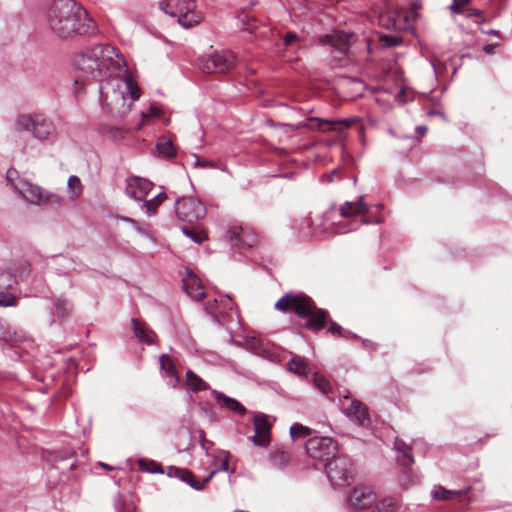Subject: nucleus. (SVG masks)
I'll return each mask as SVG.
<instances>
[{"label":"nucleus","instance_id":"6e6d98bb","mask_svg":"<svg viewBox=\"0 0 512 512\" xmlns=\"http://www.w3.org/2000/svg\"><path fill=\"white\" fill-rule=\"evenodd\" d=\"M498 46V44H487L483 47V51L487 54H494L495 48Z\"/></svg>","mask_w":512,"mask_h":512},{"label":"nucleus","instance_id":"603ef678","mask_svg":"<svg viewBox=\"0 0 512 512\" xmlns=\"http://www.w3.org/2000/svg\"><path fill=\"white\" fill-rule=\"evenodd\" d=\"M220 310L222 311V314L224 313V310H232L233 308V301L230 297L221 298L219 301Z\"/></svg>","mask_w":512,"mask_h":512},{"label":"nucleus","instance_id":"1a4fd4ad","mask_svg":"<svg viewBox=\"0 0 512 512\" xmlns=\"http://www.w3.org/2000/svg\"><path fill=\"white\" fill-rule=\"evenodd\" d=\"M308 455L319 460H329L337 452L338 445L330 437H312L305 445Z\"/></svg>","mask_w":512,"mask_h":512},{"label":"nucleus","instance_id":"412c9836","mask_svg":"<svg viewBox=\"0 0 512 512\" xmlns=\"http://www.w3.org/2000/svg\"><path fill=\"white\" fill-rule=\"evenodd\" d=\"M368 211L369 206L364 202L363 197H359L356 202L346 201L339 209L340 216L343 218L364 216Z\"/></svg>","mask_w":512,"mask_h":512},{"label":"nucleus","instance_id":"f3484780","mask_svg":"<svg viewBox=\"0 0 512 512\" xmlns=\"http://www.w3.org/2000/svg\"><path fill=\"white\" fill-rule=\"evenodd\" d=\"M153 183L140 177H131L127 180L126 193L131 198L142 201L152 190Z\"/></svg>","mask_w":512,"mask_h":512},{"label":"nucleus","instance_id":"4c0bfd02","mask_svg":"<svg viewBox=\"0 0 512 512\" xmlns=\"http://www.w3.org/2000/svg\"><path fill=\"white\" fill-rule=\"evenodd\" d=\"M167 195L165 193H159L155 195L152 199L146 200L144 206L147 209V212L152 214L155 213L158 207L166 200Z\"/></svg>","mask_w":512,"mask_h":512},{"label":"nucleus","instance_id":"ddd939ff","mask_svg":"<svg viewBox=\"0 0 512 512\" xmlns=\"http://www.w3.org/2000/svg\"><path fill=\"white\" fill-rule=\"evenodd\" d=\"M253 426L255 435L251 437L252 442L260 447H267L271 442L272 424L268 417L262 413H257L253 417Z\"/></svg>","mask_w":512,"mask_h":512},{"label":"nucleus","instance_id":"20e7f679","mask_svg":"<svg viewBox=\"0 0 512 512\" xmlns=\"http://www.w3.org/2000/svg\"><path fill=\"white\" fill-rule=\"evenodd\" d=\"M160 8L165 13L178 17V23L185 28H191L203 19L201 12L195 10L194 0H165L161 2Z\"/></svg>","mask_w":512,"mask_h":512},{"label":"nucleus","instance_id":"4d7b16f0","mask_svg":"<svg viewBox=\"0 0 512 512\" xmlns=\"http://www.w3.org/2000/svg\"><path fill=\"white\" fill-rule=\"evenodd\" d=\"M12 174H13V172L10 171V170L7 172V179H8V181L12 182Z\"/></svg>","mask_w":512,"mask_h":512},{"label":"nucleus","instance_id":"a18cd8bd","mask_svg":"<svg viewBox=\"0 0 512 512\" xmlns=\"http://www.w3.org/2000/svg\"><path fill=\"white\" fill-rule=\"evenodd\" d=\"M240 20L243 23L244 30L253 32L257 28V20L254 17L244 15Z\"/></svg>","mask_w":512,"mask_h":512},{"label":"nucleus","instance_id":"e433bc0d","mask_svg":"<svg viewBox=\"0 0 512 512\" xmlns=\"http://www.w3.org/2000/svg\"><path fill=\"white\" fill-rule=\"evenodd\" d=\"M125 87H126V90L130 94V97H131L130 101L132 103H133V101L139 99L141 91H140V88H139L137 82L134 80V78L131 75H127L125 77Z\"/></svg>","mask_w":512,"mask_h":512},{"label":"nucleus","instance_id":"49530a36","mask_svg":"<svg viewBox=\"0 0 512 512\" xmlns=\"http://www.w3.org/2000/svg\"><path fill=\"white\" fill-rule=\"evenodd\" d=\"M205 310L214 317H217L218 314H222L220 310L219 301L214 299L213 301H208Z\"/></svg>","mask_w":512,"mask_h":512},{"label":"nucleus","instance_id":"a211bd4d","mask_svg":"<svg viewBox=\"0 0 512 512\" xmlns=\"http://www.w3.org/2000/svg\"><path fill=\"white\" fill-rule=\"evenodd\" d=\"M394 447L398 452L397 463L402 469V473L404 474V480H409L410 468L414 464L412 448L400 439L395 440Z\"/></svg>","mask_w":512,"mask_h":512},{"label":"nucleus","instance_id":"f704fd0d","mask_svg":"<svg viewBox=\"0 0 512 512\" xmlns=\"http://www.w3.org/2000/svg\"><path fill=\"white\" fill-rule=\"evenodd\" d=\"M183 233L190 237L196 243H202L207 239V233L203 229H200L198 226L196 227H187L184 226L182 228Z\"/></svg>","mask_w":512,"mask_h":512},{"label":"nucleus","instance_id":"c03bdc74","mask_svg":"<svg viewBox=\"0 0 512 512\" xmlns=\"http://www.w3.org/2000/svg\"><path fill=\"white\" fill-rule=\"evenodd\" d=\"M329 323L328 332L333 336L346 337L343 334V328L336 322L332 321L328 316L327 324Z\"/></svg>","mask_w":512,"mask_h":512},{"label":"nucleus","instance_id":"37998d69","mask_svg":"<svg viewBox=\"0 0 512 512\" xmlns=\"http://www.w3.org/2000/svg\"><path fill=\"white\" fill-rule=\"evenodd\" d=\"M63 202L64 199L62 196L44 191L42 204L59 205Z\"/></svg>","mask_w":512,"mask_h":512},{"label":"nucleus","instance_id":"f257e3e1","mask_svg":"<svg viewBox=\"0 0 512 512\" xmlns=\"http://www.w3.org/2000/svg\"><path fill=\"white\" fill-rule=\"evenodd\" d=\"M123 59L109 44H98L84 49L74 57L75 85L84 86L102 82L121 70Z\"/></svg>","mask_w":512,"mask_h":512},{"label":"nucleus","instance_id":"bf43d9fd","mask_svg":"<svg viewBox=\"0 0 512 512\" xmlns=\"http://www.w3.org/2000/svg\"><path fill=\"white\" fill-rule=\"evenodd\" d=\"M426 127H418V131L421 133V134H424L426 132Z\"/></svg>","mask_w":512,"mask_h":512},{"label":"nucleus","instance_id":"09e8293b","mask_svg":"<svg viewBox=\"0 0 512 512\" xmlns=\"http://www.w3.org/2000/svg\"><path fill=\"white\" fill-rule=\"evenodd\" d=\"M160 109L154 105H152L149 109V113L146 114V113H141V118H142V121L141 123L139 124L138 126V129L145 123L146 119L149 117V116H152V117H159L160 116Z\"/></svg>","mask_w":512,"mask_h":512},{"label":"nucleus","instance_id":"c85d7f7f","mask_svg":"<svg viewBox=\"0 0 512 512\" xmlns=\"http://www.w3.org/2000/svg\"><path fill=\"white\" fill-rule=\"evenodd\" d=\"M186 385L194 392L207 390L209 388V385L192 370L186 372Z\"/></svg>","mask_w":512,"mask_h":512},{"label":"nucleus","instance_id":"864d4df0","mask_svg":"<svg viewBox=\"0 0 512 512\" xmlns=\"http://www.w3.org/2000/svg\"><path fill=\"white\" fill-rule=\"evenodd\" d=\"M298 40V36L296 33L294 32H288L285 36H284V44L286 46L292 44L293 42H296Z\"/></svg>","mask_w":512,"mask_h":512},{"label":"nucleus","instance_id":"9d476101","mask_svg":"<svg viewBox=\"0 0 512 512\" xmlns=\"http://www.w3.org/2000/svg\"><path fill=\"white\" fill-rule=\"evenodd\" d=\"M341 407L347 417L358 425L366 427L370 424L368 409L362 402L345 396L341 400Z\"/></svg>","mask_w":512,"mask_h":512},{"label":"nucleus","instance_id":"052dcab7","mask_svg":"<svg viewBox=\"0 0 512 512\" xmlns=\"http://www.w3.org/2000/svg\"><path fill=\"white\" fill-rule=\"evenodd\" d=\"M458 2L462 3L463 5L468 4L471 0H457Z\"/></svg>","mask_w":512,"mask_h":512},{"label":"nucleus","instance_id":"473e14b6","mask_svg":"<svg viewBox=\"0 0 512 512\" xmlns=\"http://www.w3.org/2000/svg\"><path fill=\"white\" fill-rule=\"evenodd\" d=\"M398 501L393 497H385L379 502H375L374 512H396Z\"/></svg>","mask_w":512,"mask_h":512},{"label":"nucleus","instance_id":"4be33fe9","mask_svg":"<svg viewBox=\"0 0 512 512\" xmlns=\"http://www.w3.org/2000/svg\"><path fill=\"white\" fill-rule=\"evenodd\" d=\"M351 120H323V119H312L311 127H315L321 132L337 131L342 132L352 125Z\"/></svg>","mask_w":512,"mask_h":512},{"label":"nucleus","instance_id":"680f3d73","mask_svg":"<svg viewBox=\"0 0 512 512\" xmlns=\"http://www.w3.org/2000/svg\"><path fill=\"white\" fill-rule=\"evenodd\" d=\"M488 33H489V34H493V35H497V34H498V32H497V31H494V30L489 31Z\"/></svg>","mask_w":512,"mask_h":512},{"label":"nucleus","instance_id":"4468645a","mask_svg":"<svg viewBox=\"0 0 512 512\" xmlns=\"http://www.w3.org/2000/svg\"><path fill=\"white\" fill-rule=\"evenodd\" d=\"M17 284L15 276L0 269V306L9 307L17 305V298L10 291L14 289Z\"/></svg>","mask_w":512,"mask_h":512},{"label":"nucleus","instance_id":"58836bf2","mask_svg":"<svg viewBox=\"0 0 512 512\" xmlns=\"http://www.w3.org/2000/svg\"><path fill=\"white\" fill-rule=\"evenodd\" d=\"M139 469L143 472L157 473L161 472V466L152 460L140 459L138 461Z\"/></svg>","mask_w":512,"mask_h":512},{"label":"nucleus","instance_id":"393cba45","mask_svg":"<svg viewBox=\"0 0 512 512\" xmlns=\"http://www.w3.org/2000/svg\"><path fill=\"white\" fill-rule=\"evenodd\" d=\"M288 370L299 375L306 376L310 373L309 363L305 360V358L293 355L290 361L287 363Z\"/></svg>","mask_w":512,"mask_h":512},{"label":"nucleus","instance_id":"2eb2a0df","mask_svg":"<svg viewBox=\"0 0 512 512\" xmlns=\"http://www.w3.org/2000/svg\"><path fill=\"white\" fill-rule=\"evenodd\" d=\"M101 102L104 108H107L111 114L119 117H124L132 107V102L127 101L122 92L113 91V95L109 98L108 95L101 94Z\"/></svg>","mask_w":512,"mask_h":512},{"label":"nucleus","instance_id":"cd10ccee","mask_svg":"<svg viewBox=\"0 0 512 512\" xmlns=\"http://www.w3.org/2000/svg\"><path fill=\"white\" fill-rule=\"evenodd\" d=\"M156 147L159 154L165 158H173L176 156V147L170 138L165 136L160 137Z\"/></svg>","mask_w":512,"mask_h":512},{"label":"nucleus","instance_id":"3c124183","mask_svg":"<svg viewBox=\"0 0 512 512\" xmlns=\"http://www.w3.org/2000/svg\"><path fill=\"white\" fill-rule=\"evenodd\" d=\"M466 16L467 17H475L476 23H482L484 22V18L482 17V11L476 9V8H468L466 10Z\"/></svg>","mask_w":512,"mask_h":512},{"label":"nucleus","instance_id":"8fccbe9b","mask_svg":"<svg viewBox=\"0 0 512 512\" xmlns=\"http://www.w3.org/2000/svg\"><path fill=\"white\" fill-rule=\"evenodd\" d=\"M194 159H195V167H198V168H216V164L214 162H211V161H207L205 159H202L196 155H194Z\"/></svg>","mask_w":512,"mask_h":512},{"label":"nucleus","instance_id":"9b49d317","mask_svg":"<svg viewBox=\"0 0 512 512\" xmlns=\"http://www.w3.org/2000/svg\"><path fill=\"white\" fill-rule=\"evenodd\" d=\"M232 246L239 249L252 248L258 243V236L253 229L233 226L227 231Z\"/></svg>","mask_w":512,"mask_h":512},{"label":"nucleus","instance_id":"a19ab883","mask_svg":"<svg viewBox=\"0 0 512 512\" xmlns=\"http://www.w3.org/2000/svg\"><path fill=\"white\" fill-rule=\"evenodd\" d=\"M71 306L65 299H58L55 301V313L58 317L64 318L70 312Z\"/></svg>","mask_w":512,"mask_h":512},{"label":"nucleus","instance_id":"ea45409f","mask_svg":"<svg viewBox=\"0 0 512 512\" xmlns=\"http://www.w3.org/2000/svg\"><path fill=\"white\" fill-rule=\"evenodd\" d=\"M314 383L315 386L323 393L328 394L331 391V386L329 381L320 373H314Z\"/></svg>","mask_w":512,"mask_h":512},{"label":"nucleus","instance_id":"bb28decb","mask_svg":"<svg viewBox=\"0 0 512 512\" xmlns=\"http://www.w3.org/2000/svg\"><path fill=\"white\" fill-rule=\"evenodd\" d=\"M214 465L217 466L214 468L209 475L204 479L205 483H208L211 478L218 472V471H228L229 469V453L227 451H220L218 456L215 458Z\"/></svg>","mask_w":512,"mask_h":512},{"label":"nucleus","instance_id":"7ed1b4c3","mask_svg":"<svg viewBox=\"0 0 512 512\" xmlns=\"http://www.w3.org/2000/svg\"><path fill=\"white\" fill-rule=\"evenodd\" d=\"M275 309L283 313H295L300 319H307L305 327L318 332L326 327L329 313L317 307L314 300L304 293L288 292L279 298Z\"/></svg>","mask_w":512,"mask_h":512},{"label":"nucleus","instance_id":"a878e982","mask_svg":"<svg viewBox=\"0 0 512 512\" xmlns=\"http://www.w3.org/2000/svg\"><path fill=\"white\" fill-rule=\"evenodd\" d=\"M174 471L176 477L188 483L192 488L196 490H202L206 484L204 480L202 482L196 480L193 473L188 469L175 468Z\"/></svg>","mask_w":512,"mask_h":512},{"label":"nucleus","instance_id":"2f4dec72","mask_svg":"<svg viewBox=\"0 0 512 512\" xmlns=\"http://www.w3.org/2000/svg\"><path fill=\"white\" fill-rule=\"evenodd\" d=\"M289 460L290 453L283 448H278L270 454V462L275 467H283Z\"/></svg>","mask_w":512,"mask_h":512},{"label":"nucleus","instance_id":"c756f323","mask_svg":"<svg viewBox=\"0 0 512 512\" xmlns=\"http://www.w3.org/2000/svg\"><path fill=\"white\" fill-rule=\"evenodd\" d=\"M471 490V487H468L463 490H447L444 487H436L433 491V497L439 500H448L457 496L466 495Z\"/></svg>","mask_w":512,"mask_h":512},{"label":"nucleus","instance_id":"de8ad7c7","mask_svg":"<svg viewBox=\"0 0 512 512\" xmlns=\"http://www.w3.org/2000/svg\"><path fill=\"white\" fill-rule=\"evenodd\" d=\"M380 41L384 46L394 47L401 43V38L397 36L384 35L380 37Z\"/></svg>","mask_w":512,"mask_h":512},{"label":"nucleus","instance_id":"7c9ffc66","mask_svg":"<svg viewBox=\"0 0 512 512\" xmlns=\"http://www.w3.org/2000/svg\"><path fill=\"white\" fill-rule=\"evenodd\" d=\"M67 188L69 191V197L72 200L80 198L83 193V185L79 177L72 175L68 178Z\"/></svg>","mask_w":512,"mask_h":512},{"label":"nucleus","instance_id":"5fc2aeb1","mask_svg":"<svg viewBox=\"0 0 512 512\" xmlns=\"http://www.w3.org/2000/svg\"><path fill=\"white\" fill-rule=\"evenodd\" d=\"M463 4L458 2L457 0H454L453 4L450 6V10L453 13L460 14L463 12Z\"/></svg>","mask_w":512,"mask_h":512},{"label":"nucleus","instance_id":"f8f14e48","mask_svg":"<svg viewBox=\"0 0 512 512\" xmlns=\"http://www.w3.org/2000/svg\"><path fill=\"white\" fill-rule=\"evenodd\" d=\"M357 40V36L352 32L333 31L320 39L322 45H329L341 54H346L350 46Z\"/></svg>","mask_w":512,"mask_h":512},{"label":"nucleus","instance_id":"c9c22d12","mask_svg":"<svg viewBox=\"0 0 512 512\" xmlns=\"http://www.w3.org/2000/svg\"><path fill=\"white\" fill-rule=\"evenodd\" d=\"M161 369L166 372L167 375L176 378V382H179V377L176 374L175 364L170 356L164 354L160 357Z\"/></svg>","mask_w":512,"mask_h":512},{"label":"nucleus","instance_id":"72a5a7b5","mask_svg":"<svg viewBox=\"0 0 512 512\" xmlns=\"http://www.w3.org/2000/svg\"><path fill=\"white\" fill-rule=\"evenodd\" d=\"M129 131L130 128L126 124L119 127L105 126L103 128V134L114 140L123 139Z\"/></svg>","mask_w":512,"mask_h":512},{"label":"nucleus","instance_id":"aec40b11","mask_svg":"<svg viewBox=\"0 0 512 512\" xmlns=\"http://www.w3.org/2000/svg\"><path fill=\"white\" fill-rule=\"evenodd\" d=\"M12 185L30 203L42 204L44 191L39 186L25 179H20L18 182L12 183Z\"/></svg>","mask_w":512,"mask_h":512},{"label":"nucleus","instance_id":"0eeeda50","mask_svg":"<svg viewBox=\"0 0 512 512\" xmlns=\"http://www.w3.org/2000/svg\"><path fill=\"white\" fill-rule=\"evenodd\" d=\"M236 57L231 51L215 52L202 58L201 68L205 73H227L235 65Z\"/></svg>","mask_w":512,"mask_h":512},{"label":"nucleus","instance_id":"13d9d810","mask_svg":"<svg viewBox=\"0 0 512 512\" xmlns=\"http://www.w3.org/2000/svg\"><path fill=\"white\" fill-rule=\"evenodd\" d=\"M100 465H101L103 468L107 469V470H112V469H113L111 466H109V465H107V464H105V463H100Z\"/></svg>","mask_w":512,"mask_h":512},{"label":"nucleus","instance_id":"b1692460","mask_svg":"<svg viewBox=\"0 0 512 512\" xmlns=\"http://www.w3.org/2000/svg\"><path fill=\"white\" fill-rule=\"evenodd\" d=\"M215 400L221 408H227L237 415L243 416L246 414V408L236 399L231 398L223 393L214 391Z\"/></svg>","mask_w":512,"mask_h":512},{"label":"nucleus","instance_id":"6ab92c4d","mask_svg":"<svg viewBox=\"0 0 512 512\" xmlns=\"http://www.w3.org/2000/svg\"><path fill=\"white\" fill-rule=\"evenodd\" d=\"M182 281L183 288L191 299L200 301L205 297V288L200 278L194 272L187 270Z\"/></svg>","mask_w":512,"mask_h":512},{"label":"nucleus","instance_id":"79ce46f5","mask_svg":"<svg viewBox=\"0 0 512 512\" xmlns=\"http://www.w3.org/2000/svg\"><path fill=\"white\" fill-rule=\"evenodd\" d=\"M290 434L292 438L306 437L311 434L309 427L303 426L299 423H295L290 428Z\"/></svg>","mask_w":512,"mask_h":512},{"label":"nucleus","instance_id":"dca6fc26","mask_svg":"<svg viewBox=\"0 0 512 512\" xmlns=\"http://www.w3.org/2000/svg\"><path fill=\"white\" fill-rule=\"evenodd\" d=\"M376 501V494L367 486L355 487L349 496V503L355 509L371 508Z\"/></svg>","mask_w":512,"mask_h":512},{"label":"nucleus","instance_id":"6e6552de","mask_svg":"<svg viewBox=\"0 0 512 512\" xmlns=\"http://www.w3.org/2000/svg\"><path fill=\"white\" fill-rule=\"evenodd\" d=\"M176 215L184 222L193 223L206 215V208L198 199L185 197L177 201Z\"/></svg>","mask_w":512,"mask_h":512},{"label":"nucleus","instance_id":"423d86ee","mask_svg":"<svg viewBox=\"0 0 512 512\" xmlns=\"http://www.w3.org/2000/svg\"><path fill=\"white\" fill-rule=\"evenodd\" d=\"M326 473L336 485H345L353 478V464L347 456H335L326 464Z\"/></svg>","mask_w":512,"mask_h":512},{"label":"nucleus","instance_id":"5701e85b","mask_svg":"<svg viewBox=\"0 0 512 512\" xmlns=\"http://www.w3.org/2000/svg\"><path fill=\"white\" fill-rule=\"evenodd\" d=\"M132 325L134 335L139 341L150 345L157 339L156 333L145 322L133 319Z\"/></svg>","mask_w":512,"mask_h":512},{"label":"nucleus","instance_id":"f03ea898","mask_svg":"<svg viewBox=\"0 0 512 512\" xmlns=\"http://www.w3.org/2000/svg\"><path fill=\"white\" fill-rule=\"evenodd\" d=\"M46 22L50 31L59 39L91 35L96 24L83 6L74 0H55L48 8Z\"/></svg>","mask_w":512,"mask_h":512},{"label":"nucleus","instance_id":"39448f33","mask_svg":"<svg viewBox=\"0 0 512 512\" xmlns=\"http://www.w3.org/2000/svg\"><path fill=\"white\" fill-rule=\"evenodd\" d=\"M15 128L17 131H31L40 140L48 139L54 132L52 122L41 114L19 116Z\"/></svg>","mask_w":512,"mask_h":512}]
</instances>
